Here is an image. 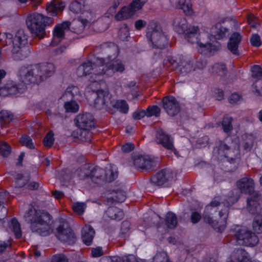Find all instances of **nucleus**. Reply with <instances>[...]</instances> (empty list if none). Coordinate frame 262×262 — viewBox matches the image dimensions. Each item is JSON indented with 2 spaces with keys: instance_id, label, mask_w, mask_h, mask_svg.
<instances>
[{
  "instance_id": "nucleus-1",
  "label": "nucleus",
  "mask_w": 262,
  "mask_h": 262,
  "mask_svg": "<svg viewBox=\"0 0 262 262\" xmlns=\"http://www.w3.org/2000/svg\"><path fill=\"white\" fill-rule=\"evenodd\" d=\"M54 70V66L51 63L24 66L19 71V76L26 84H38L52 75Z\"/></svg>"
},
{
  "instance_id": "nucleus-2",
  "label": "nucleus",
  "mask_w": 262,
  "mask_h": 262,
  "mask_svg": "<svg viewBox=\"0 0 262 262\" xmlns=\"http://www.w3.org/2000/svg\"><path fill=\"white\" fill-rule=\"evenodd\" d=\"M24 218L26 222L31 224L33 232L43 236L50 234L52 216L48 212L31 208L26 213Z\"/></svg>"
},
{
  "instance_id": "nucleus-3",
  "label": "nucleus",
  "mask_w": 262,
  "mask_h": 262,
  "mask_svg": "<svg viewBox=\"0 0 262 262\" xmlns=\"http://www.w3.org/2000/svg\"><path fill=\"white\" fill-rule=\"evenodd\" d=\"M221 204L224 206V208L219 212V215L223 220L222 224H220L218 221L213 220L208 215H204L203 217L204 222L210 224L215 230L220 232H222L225 228L226 220L228 215L229 206L231 205L229 201L223 198L221 195H217L214 196L210 204L206 207V210L209 211L213 207H216Z\"/></svg>"
},
{
  "instance_id": "nucleus-4",
  "label": "nucleus",
  "mask_w": 262,
  "mask_h": 262,
  "mask_svg": "<svg viewBox=\"0 0 262 262\" xmlns=\"http://www.w3.org/2000/svg\"><path fill=\"white\" fill-rule=\"evenodd\" d=\"M53 18L51 17L44 16L39 13H33L29 15L26 19V25L32 35L42 39L46 35L45 27L52 24Z\"/></svg>"
},
{
  "instance_id": "nucleus-5",
  "label": "nucleus",
  "mask_w": 262,
  "mask_h": 262,
  "mask_svg": "<svg viewBox=\"0 0 262 262\" xmlns=\"http://www.w3.org/2000/svg\"><path fill=\"white\" fill-rule=\"evenodd\" d=\"M102 61L103 58L99 60V63L88 61L80 65L76 71L77 75L82 77L87 75H91L89 80L91 82H97L101 80V77L103 75Z\"/></svg>"
},
{
  "instance_id": "nucleus-6",
  "label": "nucleus",
  "mask_w": 262,
  "mask_h": 262,
  "mask_svg": "<svg viewBox=\"0 0 262 262\" xmlns=\"http://www.w3.org/2000/svg\"><path fill=\"white\" fill-rule=\"evenodd\" d=\"M27 35L23 30H18L13 39L12 57L14 60H21L27 57L30 53Z\"/></svg>"
},
{
  "instance_id": "nucleus-7",
  "label": "nucleus",
  "mask_w": 262,
  "mask_h": 262,
  "mask_svg": "<svg viewBox=\"0 0 262 262\" xmlns=\"http://www.w3.org/2000/svg\"><path fill=\"white\" fill-rule=\"evenodd\" d=\"M96 93L97 97L95 100V104L96 107H104L106 108L113 106L122 113H127L128 106L125 100H118L113 102L107 91L98 90Z\"/></svg>"
},
{
  "instance_id": "nucleus-8",
  "label": "nucleus",
  "mask_w": 262,
  "mask_h": 262,
  "mask_svg": "<svg viewBox=\"0 0 262 262\" xmlns=\"http://www.w3.org/2000/svg\"><path fill=\"white\" fill-rule=\"evenodd\" d=\"M233 236L237 245L253 247L259 242L257 236L246 227L236 226L233 230Z\"/></svg>"
},
{
  "instance_id": "nucleus-9",
  "label": "nucleus",
  "mask_w": 262,
  "mask_h": 262,
  "mask_svg": "<svg viewBox=\"0 0 262 262\" xmlns=\"http://www.w3.org/2000/svg\"><path fill=\"white\" fill-rule=\"evenodd\" d=\"M90 180L93 182L102 184L111 182L117 177V172H114L112 169H103L98 166L90 168Z\"/></svg>"
},
{
  "instance_id": "nucleus-10",
  "label": "nucleus",
  "mask_w": 262,
  "mask_h": 262,
  "mask_svg": "<svg viewBox=\"0 0 262 262\" xmlns=\"http://www.w3.org/2000/svg\"><path fill=\"white\" fill-rule=\"evenodd\" d=\"M146 37L152 48L162 49L167 45L166 37L163 34L160 26L157 24L148 28Z\"/></svg>"
},
{
  "instance_id": "nucleus-11",
  "label": "nucleus",
  "mask_w": 262,
  "mask_h": 262,
  "mask_svg": "<svg viewBox=\"0 0 262 262\" xmlns=\"http://www.w3.org/2000/svg\"><path fill=\"white\" fill-rule=\"evenodd\" d=\"M55 235L59 241L68 245H73L77 239L75 233L67 222L60 224Z\"/></svg>"
},
{
  "instance_id": "nucleus-12",
  "label": "nucleus",
  "mask_w": 262,
  "mask_h": 262,
  "mask_svg": "<svg viewBox=\"0 0 262 262\" xmlns=\"http://www.w3.org/2000/svg\"><path fill=\"white\" fill-rule=\"evenodd\" d=\"M156 142L170 152H173L176 155H178V152L173 145V138L161 128H159L157 130Z\"/></svg>"
},
{
  "instance_id": "nucleus-13",
  "label": "nucleus",
  "mask_w": 262,
  "mask_h": 262,
  "mask_svg": "<svg viewBox=\"0 0 262 262\" xmlns=\"http://www.w3.org/2000/svg\"><path fill=\"white\" fill-rule=\"evenodd\" d=\"M76 126L81 130H90L95 127L93 116L88 113L79 114L75 119Z\"/></svg>"
},
{
  "instance_id": "nucleus-14",
  "label": "nucleus",
  "mask_w": 262,
  "mask_h": 262,
  "mask_svg": "<svg viewBox=\"0 0 262 262\" xmlns=\"http://www.w3.org/2000/svg\"><path fill=\"white\" fill-rule=\"evenodd\" d=\"M162 102L164 109L169 116H174L180 112V105L174 97H165L163 98Z\"/></svg>"
},
{
  "instance_id": "nucleus-15",
  "label": "nucleus",
  "mask_w": 262,
  "mask_h": 262,
  "mask_svg": "<svg viewBox=\"0 0 262 262\" xmlns=\"http://www.w3.org/2000/svg\"><path fill=\"white\" fill-rule=\"evenodd\" d=\"M134 164L138 169L149 170L156 165V161L148 156H137L134 159Z\"/></svg>"
},
{
  "instance_id": "nucleus-16",
  "label": "nucleus",
  "mask_w": 262,
  "mask_h": 262,
  "mask_svg": "<svg viewBox=\"0 0 262 262\" xmlns=\"http://www.w3.org/2000/svg\"><path fill=\"white\" fill-rule=\"evenodd\" d=\"M219 150L224 153V156L230 159L233 163L236 162V160L239 158V150L238 146L232 148V145H228L226 143L222 142L219 145Z\"/></svg>"
},
{
  "instance_id": "nucleus-17",
  "label": "nucleus",
  "mask_w": 262,
  "mask_h": 262,
  "mask_svg": "<svg viewBox=\"0 0 262 262\" xmlns=\"http://www.w3.org/2000/svg\"><path fill=\"white\" fill-rule=\"evenodd\" d=\"M172 178V171L168 169H163L152 176L150 178V182L154 185L160 186Z\"/></svg>"
},
{
  "instance_id": "nucleus-18",
  "label": "nucleus",
  "mask_w": 262,
  "mask_h": 262,
  "mask_svg": "<svg viewBox=\"0 0 262 262\" xmlns=\"http://www.w3.org/2000/svg\"><path fill=\"white\" fill-rule=\"evenodd\" d=\"M260 198V195L258 192H254L247 199V209L250 213L255 214L260 212L261 210L259 203Z\"/></svg>"
},
{
  "instance_id": "nucleus-19",
  "label": "nucleus",
  "mask_w": 262,
  "mask_h": 262,
  "mask_svg": "<svg viewBox=\"0 0 262 262\" xmlns=\"http://www.w3.org/2000/svg\"><path fill=\"white\" fill-rule=\"evenodd\" d=\"M237 186L243 193H248L249 196L254 192V182L250 177H244L237 182Z\"/></svg>"
},
{
  "instance_id": "nucleus-20",
  "label": "nucleus",
  "mask_w": 262,
  "mask_h": 262,
  "mask_svg": "<svg viewBox=\"0 0 262 262\" xmlns=\"http://www.w3.org/2000/svg\"><path fill=\"white\" fill-rule=\"evenodd\" d=\"M190 37H185L188 42L192 43H197L200 47L207 50L208 52L211 53L212 52L217 51L219 50L220 46L219 43L217 45H212L211 43L205 42L203 43L200 41L198 38L200 36L199 32H196V35H191Z\"/></svg>"
},
{
  "instance_id": "nucleus-21",
  "label": "nucleus",
  "mask_w": 262,
  "mask_h": 262,
  "mask_svg": "<svg viewBox=\"0 0 262 262\" xmlns=\"http://www.w3.org/2000/svg\"><path fill=\"white\" fill-rule=\"evenodd\" d=\"M102 68H104L103 75L108 76L113 75L115 72L122 73L125 70L124 65L122 63L116 61L104 64V59L102 61Z\"/></svg>"
},
{
  "instance_id": "nucleus-22",
  "label": "nucleus",
  "mask_w": 262,
  "mask_h": 262,
  "mask_svg": "<svg viewBox=\"0 0 262 262\" xmlns=\"http://www.w3.org/2000/svg\"><path fill=\"white\" fill-rule=\"evenodd\" d=\"M102 53L108 60L116 58L119 54V49L114 43H104L101 45Z\"/></svg>"
},
{
  "instance_id": "nucleus-23",
  "label": "nucleus",
  "mask_w": 262,
  "mask_h": 262,
  "mask_svg": "<svg viewBox=\"0 0 262 262\" xmlns=\"http://www.w3.org/2000/svg\"><path fill=\"white\" fill-rule=\"evenodd\" d=\"M241 40L242 36L238 32L233 33L231 35L227 43V48L232 54L236 56L239 55L238 46Z\"/></svg>"
},
{
  "instance_id": "nucleus-24",
  "label": "nucleus",
  "mask_w": 262,
  "mask_h": 262,
  "mask_svg": "<svg viewBox=\"0 0 262 262\" xmlns=\"http://www.w3.org/2000/svg\"><path fill=\"white\" fill-rule=\"evenodd\" d=\"M231 258V260L228 262H248L250 259L248 253L241 248L234 250Z\"/></svg>"
},
{
  "instance_id": "nucleus-25",
  "label": "nucleus",
  "mask_w": 262,
  "mask_h": 262,
  "mask_svg": "<svg viewBox=\"0 0 262 262\" xmlns=\"http://www.w3.org/2000/svg\"><path fill=\"white\" fill-rule=\"evenodd\" d=\"M95 234L94 228L89 225H85L82 229L81 238L83 242L87 246L92 244Z\"/></svg>"
},
{
  "instance_id": "nucleus-26",
  "label": "nucleus",
  "mask_w": 262,
  "mask_h": 262,
  "mask_svg": "<svg viewBox=\"0 0 262 262\" xmlns=\"http://www.w3.org/2000/svg\"><path fill=\"white\" fill-rule=\"evenodd\" d=\"M65 7V3L59 0H54L46 5V10L52 15H56L57 12H61Z\"/></svg>"
},
{
  "instance_id": "nucleus-27",
  "label": "nucleus",
  "mask_w": 262,
  "mask_h": 262,
  "mask_svg": "<svg viewBox=\"0 0 262 262\" xmlns=\"http://www.w3.org/2000/svg\"><path fill=\"white\" fill-rule=\"evenodd\" d=\"M15 187L21 188L25 186L30 180V172L25 170L21 173H17L15 176Z\"/></svg>"
},
{
  "instance_id": "nucleus-28",
  "label": "nucleus",
  "mask_w": 262,
  "mask_h": 262,
  "mask_svg": "<svg viewBox=\"0 0 262 262\" xmlns=\"http://www.w3.org/2000/svg\"><path fill=\"white\" fill-rule=\"evenodd\" d=\"M227 28L221 23H218L211 29L212 33L217 39H221L225 37L226 34L228 32Z\"/></svg>"
},
{
  "instance_id": "nucleus-29",
  "label": "nucleus",
  "mask_w": 262,
  "mask_h": 262,
  "mask_svg": "<svg viewBox=\"0 0 262 262\" xmlns=\"http://www.w3.org/2000/svg\"><path fill=\"white\" fill-rule=\"evenodd\" d=\"M90 168L91 166L84 165L75 171L74 175L80 180H90Z\"/></svg>"
},
{
  "instance_id": "nucleus-30",
  "label": "nucleus",
  "mask_w": 262,
  "mask_h": 262,
  "mask_svg": "<svg viewBox=\"0 0 262 262\" xmlns=\"http://www.w3.org/2000/svg\"><path fill=\"white\" fill-rule=\"evenodd\" d=\"M18 92V88L15 83H8L5 86L0 88V95L6 96L9 95H14Z\"/></svg>"
},
{
  "instance_id": "nucleus-31",
  "label": "nucleus",
  "mask_w": 262,
  "mask_h": 262,
  "mask_svg": "<svg viewBox=\"0 0 262 262\" xmlns=\"http://www.w3.org/2000/svg\"><path fill=\"white\" fill-rule=\"evenodd\" d=\"M135 13L130 7L128 6L123 7L115 15V18L117 20L127 19L133 16Z\"/></svg>"
},
{
  "instance_id": "nucleus-32",
  "label": "nucleus",
  "mask_w": 262,
  "mask_h": 262,
  "mask_svg": "<svg viewBox=\"0 0 262 262\" xmlns=\"http://www.w3.org/2000/svg\"><path fill=\"white\" fill-rule=\"evenodd\" d=\"M173 25L180 34L182 33L188 26L186 19L182 16L175 17L173 21Z\"/></svg>"
},
{
  "instance_id": "nucleus-33",
  "label": "nucleus",
  "mask_w": 262,
  "mask_h": 262,
  "mask_svg": "<svg viewBox=\"0 0 262 262\" xmlns=\"http://www.w3.org/2000/svg\"><path fill=\"white\" fill-rule=\"evenodd\" d=\"M165 224L168 228L174 229L178 224L177 215L171 211L167 212L165 216Z\"/></svg>"
},
{
  "instance_id": "nucleus-34",
  "label": "nucleus",
  "mask_w": 262,
  "mask_h": 262,
  "mask_svg": "<svg viewBox=\"0 0 262 262\" xmlns=\"http://www.w3.org/2000/svg\"><path fill=\"white\" fill-rule=\"evenodd\" d=\"M116 194L115 195L107 198L106 201L108 204H113V203H121L124 202L126 199V195L125 192L121 190H113Z\"/></svg>"
},
{
  "instance_id": "nucleus-35",
  "label": "nucleus",
  "mask_w": 262,
  "mask_h": 262,
  "mask_svg": "<svg viewBox=\"0 0 262 262\" xmlns=\"http://www.w3.org/2000/svg\"><path fill=\"white\" fill-rule=\"evenodd\" d=\"M108 216L112 220L119 221L123 217V213L117 207H109L106 211Z\"/></svg>"
},
{
  "instance_id": "nucleus-36",
  "label": "nucleus",
  "mask_w": 262,
  "mask_h": 262,
  "mask_svg": "<svg viewBox=\"0 0 262 262\" xmlns=\"http://www.w3.org/2000/svg\"><path fill=\"white\" fill-rule=\"evenodd\" d=\"M84 7V0H75L71 3L69 9L74 14H79L82 11Z\"/></svg>"
},
{
  "instance_id": "nucleus-37",
  "label": "nucleus",
  "mask_w": 262,
  "mask_h": 262,
  "mask_svg": "<svg viewBox=\"0 0 262 262\" xmlns=\"http://www.w3.org/2000/svg\"><path fill=\"white\" fill-rule=\"evenodd\" d=\"M13 115L7 111L0 112V126L3 127L9 124L13 119Z\"/></svg>"
},
{
  "instance_id": "nucleus-38",
  "label": "nucleus",
  "mask_w": 262,
  "mask_h": 262,
  "mask_svg": "<svg viewBox=\"0 0 262 262\" xmlns=\"http://www.w3.org/2000/svg\"><path fill=\"white\" fill-rule=\"evenodd\" d=\"M254 142V140L252 136L245 135L243 137L242 147L245 151H249L253 146Z\"/></svg>"
},
{
  "instance_id": "nucleus-39",
  "label": "nucleus",
  "mask_w": 262,
  "mask_h": 262,
  "mask_svg": "<svg viewBox=\"0 0 262 262\" xmlns=\"http://www.w3.org/2000/svg\"><path fill=\"white\" fill-rule=\"evenodd\" d=\"M212 73L220 76L224 77L227 73L226 65L223 63H216L212 68Z\"/></svg>"
},
{
  "instance_id": "nucleus-40",
  "label": "nucleus",
  "mask_w": 262,
  "mask_h": 262,
  "mask_svg": "<svg viewBox=\"0 0 262 262\" xmlns=\"http://www.w3.org/2000/svg\"><path fill=\"white\" fill-rule=\"evenodd\" d=\"M9 227L13 232L16 238H18L21 236L20 225L15 218L11 220Z\"/></svg>"
},
{
  "instance_id": "nucleus-41",
  "label": "nucleus",
  "mask_w": 262,
  "mask_h": 262,
  "mask_svg": "<svg viewBox=\"0 0 262 262\" xmlns=\"http://www.w3.org/2000/svg\"><path fill=\"white\" fill-rule=\"evenodd\" d=\"M254 231L258 234L262 233V215L255 216L252 224Z\"/></svg>"
},
{
  "instance_id": "nucleus-42",
  "label": "nucleus",
  "mask_w": 262,
  "mask_h": 262,
  "mask_svg": "<svg viewBox=\"0 0 262 262\" xmlns=\"http://www.w3.org/2000/svg\"><path fill=\"white\" fill-rule=\"evenodd\" d=\"M11 152L10 145L4 141H0V154L4 157H7Z\"/></svg>"
},
{
  "instance_id": "nucleus-43",
  "label": "nucleus",
  "mask_w": 262,
  "mask_h": 262,
  "mask_svg": "<svg viewBox=\"0 0 262 262\" xmlns=\"http://www.w3.org/2000/svg\"><path fill=\"white\" fill-rule=\"evenodd\" d=\"M232 118L230 117L225 116L222 121V127L224 132L228 133L233 129L232 125Z\"/></svg>"
},
{
  "instance_id": "nucleus-44",
  "label": "nucleus",
  "mask_w": 262,
  "mask_h": 262,
  "mask_svg": "<svg viewBox=\"0 0 262 262\" xmlns=\"http://www.w3.org/2000/svg\"><path fill=\"white\" fill-rule=\"evenodd\" d=\"M53 41L58 42L64 38V31L57 26L54 28L53 32Z\"/></svg>"
},
{
  "instance_id": "nucleus-45",
  "label": "nucleus",
  "mask_w": 262,
  "mask_h": 262,
  "mask_svg": "<svg viewBox=\"0 0 262 262\" xmlns=\"http://www.w3.org/2000/svg\"><path fill=\"white\" fill-rule=\"evenodd\" d=\"M147 0H133L128 5L135 13L142 9Z\"/></svg>"
},
{
  "instance_id": "nucleus-46",
  "label": "nucleus",
  "mask_w": 262,
  "mask_h": 262,
  "mask_svg": "<svg viewBox=\"0 0 262 262\" xmlns=\"http://www.w3.org/2000/svg\"><path fill=\"white\" fill-rule=\"evenodd\" d=\"M64 107L67 112L75 113L78 111L79 108L78 104L75 101H73L72 99L66 102Z\"/></svg>"
},
{
  "instance_id": "nucleus-47",
  "label": "nucleus",
  "mask_w": 262,
  "mask_h": 262,
  "mask_svg": "<svg viewBox=\"0 0 262 262\" xmlns=\"http://www.w3.org/2000/svg\"><path fill=\"white\" fill-rule=\"evenodd\" d=\"M179 8L182 9L187 15H190L192 13V5L190 0H185V2H183Z\"/></svg>"
},
{
  "instance_id": "nucleus-48",
  "label": "nucleus",
  "mask_w": 262,
  "mask_h": 262,
  "mask_svg": "<svg viewBox=\"0 0 262 262\" xmlns=\"http://www.w3.org/2000/svg\"><path fill=\"white\" fill-rule=\"evenodd\" d=\"M147 117L152 116L158 117L160 116L161 109L157 105L149 106L146 110Z\"/></svg>"
},
{
  "instance_id": "nucleus-49",
  "label": "nucleus",
  "mask_w": 262,
  "mask_h": 262,
  "mask_svg": "<svg viewBox=\"0 0 262 262\" xmlns=\"http://www.w3.org/2000/svg\"><path fill=\"white\" fill-rule=\"evenodd\" d=\"M179 71L182 74H186L190 72L192 68V63L190 61H183L178 65Z\"/></svg>"
},
{
  "instance_id": "nucleus-50",
  "label": "nucleus",
  "mask_w": 262,
  "mask_h": 262,
  "mask_svg": "<svg viewBox=\"0 0 262 262\" xmlns=\"http://www.w3.org/2000/svg\"><path fill=\"white\" fill-rule=\"evenodd\" d=\"M196 32H199V28L197 26H189L182 33L184 34L185 37H190L191 35H196Z\"/></svg>"
},
{
  "instance_id": "nucleus-51",
  "label": "nucleus",
  "mask_w": 262,
  "mask_h": 262,
  "mask_svg": "<svg viewBox=\"0 0 262 262\" xmlns=\"http://www.w3.org/2000/svg\"><path fill=\"white\" fill-rule=\"evenodd\" d=\"M13 35L10 33H3L0 34V41L2 42V45L5 46L13 42L12 39Z\"/></svg>"
},
{
  "instance_id": "nucleus-52",
  "label": "nucleus",
  "mask_w": 262,
  "mask_h": 262,
  "mask_svg": "<svg viewBox=\"0 0 262 262\" xmlns=\"http://www.w3.org/2000/svg\"><path fill=\"white\" fill-rule=\"evenodd\" d=\"M53 136V132L50 131L44 138L43 143L46 147H50L53 145L54 140Z\"/></svg>"
},
{
  "instance_id": "nucleus-53",
  "label": "nucleus",
  "mask_w": 262,
  "mask_h": 262,
  "mask_svg": "<svg viewBox=\"0 0 262 262\" xmlns=\"http://www.w3.org/2000/svg\"><path fill=\"white\" fill-rule=\"evenodd\" d=\"M73 209L78 215H82L86 208V204L84 203H76L73 205Z\"/></svg>"
},
{
  "instance_id": "nucleus-54",
  "label": "nucleus",
  "mask_w": 262,
  "mask_h": 262,
  "mask_svg": "<svg viewBox=\"0 0 262 262\" xmlns=\"http://www.w3.org/2000/svg\"><path fill=\"white\" fill-rule=\"evenodd\" d=\"M20 141L23 145L31 149L34 148L32 139L29 136L26 135L23 136Z\"/></svg>"
},
{
  "instance_id": "nucleus-55",
  "label": "nucleus",
  "mask_w": 262,
  "mask_h": 262,
  "mask_svg": "<svg viewBox=\"0 0 262 262\" xmlns=\"http://www.w3.org/2000/svg\"><path fill=\"white\" fill-rule=\"evenodd\" d=\"M252 76L254 78H260L262 77V68L258 65H254L252 67Z\"/></svg>"
},
{
  "instance_id": "nucleus-56",
  "label": "nucleus",
  "mask_w": 262,
  "mask_h": 262,
  "mask_svg": "<svg viewBox=\"0 0 262 262\" xmlns=\"http://www.w3.org/2000/svg\"><path fill=\"white\" fill-rule=\"evenodd\" d=\"M89 131L85 130H82V131L80 129V133L79 134L80 139L85 142L90 141L92 134Z\"/></svg>"
},
{
  "instance_id": "nucleus-57",
  "label": "nucleus",
  "mask_w": 262,
  "mask_h": 262,
  "mask_svg": "<svg viewBox=\"0 0 262 262\" xmlns=\"http://www.w3.org/2000/svg\"><path fill=\"white\" fill-rule=\"evenodd\" d=\"M250 42L252 46L258 47L261 42L260 36L257 34H252L250 38Z\"/></svg>"
},
{
  "instance_id": "nucleus-58",
  "label": "nucleus",
  "mask_w": 262,
  "mask_h": 262,
  "mask_svg": "<svg viewBox=\"0 0 262 262\" xmlns=\"http://www.w3.org/2000/svg\"><path fill=\"white\" fill-rule=\"evenodd\" d=\"M52 262H69V259L65 255L59 254L52 257Z\"/></svg>"
},
{
  "instance_id": "nucleus-59",
  "label": "nucleus",
  "mask_w": 262,
  "mask_h": 262,
  "mask_svg": "<svg viewBox=\"0 0 262 262\" xmlns=\"http://www.w3.org/2000/svg\"><path fill=\"white\" fill-rule=\"evenodd\" d=\"M202 218L201 214L198 211H194L191 213L190 216V221L193 224H195L198 223Z\"/></svg>"
},
{
  "instance_id": "nucleus-60",
  "label": "nucleus",
  "mask_w": 262,
  "mask_h": 262,
  "mask_svg": "<svg viewBox=\"0 0 262 262\" xmlns=\"http://www.w3.org/2000/svg\"><path fill=\"white\" fill-rule=\"evenodd\" d=\"M145 116H147L146 112L142 110L135 111L133 114L132 117L135 120H140Z\"/></svg>"
},
{
  "instance_id": "nucleus-61",
  "label": "nucleus",
  "mask_w": 262,
  "mask_h": 262,
  "mask_svg": "<svg viewBox=\"0 0 262 262\" xmlns=\"http://www.w3.org/2000/svg\"><path fill=\"white\" fill-rule=\"evenodd\" d=\"M131 223L128 221H124L121 224V233L125 234L130 229Z\"/></svg>"
},
{
  "instance_id": "nucleus-62",
  "label": "nucleus",
  "mask_w": 262,
  "mask_h": 262,
  "mask_svg": "<svg viewBox=\"0 0 262 262\" xmlns=\"http://www.w3.org/2000/svg\"><path fill=\"white\" fill-rule=\"evenodd\" d=\"M118 36L120 39L122 40H127L129 36V32L127 28H125L121 29L119 31Z\"/></svg>"
},
{
  "instance_id": "nucleus-63",
  "label": "nucleus",
  "mask_w": 262,
  "mask_h": 262,
  "mask_svg": "<svg viewBox=\"0 0 262 262\" xmlns=\"http://www.w3.org/2000/svg\"><path fill=\"white\" fill-rule=\"evenodd\" d=\"M248 21L249 25L253 28H256L259 26V20L257 17L249 16L248 18Z\"/></svg>"
},
{
  "instance_id": "nucleus-64",
  "label": "nucleus",
  "mask_w": 262,
  "mask_h": 262,
  "mask_svg": "<svg viewBox=\"0 0 262 262\" xmlns=\"http://www.w3.org/2000/svg\"><path fill=\"white\" fill-rule=\"evenodd\" d=\"M121 262H137V259L135 255L129 254L121 257Z\"/></svg>"
}]
</instances>
